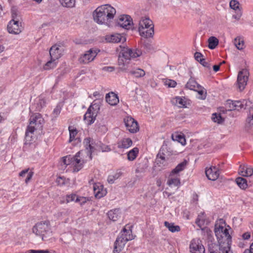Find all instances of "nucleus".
<instances>
[{"mask_svg":"<svg viewBox=\"0 0 253 253\" xmlns=\"http://www.w3.org/2000/svg\"><path fill=\"white\" fill-rule=\"evenodd\" d=\"M130 230H127L125 228L123 229L121 234L117 237L114 243V253L121 252L124 249L126 242L133 239Z\"/></svg>","mask_w":253,"mask_h":253,"instance_id":"6","label":"nucleus"},{"mask_svg":"<svg viewBox=\"0 0 253 253\" xmlns=\"http://www.w3.org/2000/svg\"><path fill=\"white\" fill-rule=\"evenodd\" d=\"M60 165L62 169H65L68 165H72L73 167V171L76 168L75 159L74 157H71L70 155H68L62 157L60 162Z\"/></svg>","mask_w":253,"mask_h":253,"instance_id":"18","label":"nucleus"},{"mask_svg":"<svg viewBox=\"0 0 253 253\" xmlns=\"http://www.w3.org/2000/svg\"><path fill=\"white\" fill-rule=\"evenodd\" d=\"M195 91H197L198 94L201 95V96H200L199 98L202 100H204L206 99L207 96V91L202 86H201L200 88H197V89H196Z\"/></svg>","mask_w":253,"mask_h":253,"instance_id":"44","label":"nucleus"},{"mask_svg":"<svg viewBox=\"0 0 253 253\" xmlns=\"http://www.w3.org/2000/svg\"><path fill=\"white\" fill-rule=\"evenodd\" d=\"M107 42L112 43H118L121 41H125V38L121 34L115 33L113 34L107 35L105 38Z\"/></svg>","mask_w":253,"mask_h":253,"instance_id":"20","label":"nucleus"},{"mask_svg":"<svg viewBox=\"0 0 253 253\" xmlns=\"http://www.w3.org/2000/svg\"><path fill=\"white\" fill-rule=\"evenodd\" d=\"M83 143L85 147L84 150H90V153H92L95 149L92 146V143H91V138L90 137L85 138Z\"/></svg>","mask_w":253,"mask_h":253,"instance_id":"33","label":"nucleus"},{"mask_svg":"<svg viewBox=\"0 0 253 253\" xmlns=\"http://www.w3.org/2000/svg\"><path fill=\"white\" fill-rule=\"evenodd\" d=\"M237 184L242 189H245L247 187V181L246 179L239 177L236 179Z\"/></svg>","mask_w":253,"mask_h":253,"instance_id":"39","label":"nucleus"},{"mask_svg":"<svg viewBox=\"0 0 253 253\" xmlns=\"http://www.w3.org/2000/svg\"><path fill=\"white\" fill-rule=\"evenodd\" d=\"M74 158L76 165L74 172H78L83 168L84 163L92 159V153L90 150H82L76 154Z\"/></svg>","mask_w":253,"mask_h":253,"instance_id":"7","label":"nucleus"},{"mask_svg":"<svg viewBox=\"0 0 253 253\" xmlns=\"http://www.w3.org/2000/svg\"><path fill=\"white\" fill-rule=\"evenodd\" d=\"M220 64H214L212 66V68L213 70V71L215 72H217L218 71H219V69H220Z\"/></svg>","mask_w":253,"mask_h":253,"instance_id":"64","label":"nucleus"},{"mask_svg":"<svg viewBox=\"0 0 253 253\" xmlns=\"http://www.w3.org/2000/svg\"><path fill=\"white\" fill-rule=\"evenodd\" d=\"M142 54L141 50L138 49H131L124 48L120 52L119 59L122 56L126 59H130L140 56Z\"/></svg>","mask_w":253,"mask_h":253,"instance_id":"13","label":"nucleus"},{"mask_svg":"<svg viewBox=\"0 0 253 253\" xmlns=\"http://www.w3.org/2000/svg\"><path fill=\"white\" fill-rule=\"evenodd\" d=\"M61 5L67 8H73L75 6L76 0H60Z\"/></svg>","mask_w":253,"mask_h":253,"instance_id":"36","label":"nucleus"},{"mask_svg":"<svg viewBox=\"0 0 253 253\" xmlns=\"http://www.w3.org/2000/svg\"><path fill=\"white\" fill-rule=\"evenodd\" d=\"M242 237L244 239L248 240L250 238L251 235L249 232H246L243 234Z\"/></svg>","mask_w":253,"mask_h":253,"instance_id":"63","label":"nucleus"},{"mask_svg":"<svg viewBox=\"0 0 253 253\" xmlns=\"http://www.w3.org/2000/svg\"><path fill=\"white\" fill-rule=\"evenodd\" d=\"M125 126L131 133L136 132L139 130L137 122L132 117L128 116L124 119Z\"/></svg>","mask_w":253,"mask_h":253,"instance_id":"16","label":"nucleus"},{"mask_svg":"<svg viewBox=\"0 0 253 253\" xmlns=\"http://www.w3.org/2000/svg\"><path fill=\"white\" fill-rule=\"evenodd\" d=\"M176 82L173 80H169L166 82V84L168 85L169 87H174L176 85Z\"/></svg>","mask_w":253,"mask_h":253,"instance_id":"56","label":"nucleus"},{"mask_svg":"<svg viewBox=\"0 0 253 253\" xmlns=\"http://www.w3.org/2000/svg\"><path fill=\"white\" fill-rule=\"evenodd\" d=\"M234 45L239 50H242L245 48V45L244 39L241 37H238L234 39Z\"/></svg>","mask_w":253,"mask_h":253,"instance_id":"30","label":"nucleus"},{"mask_svg":"<svg viewBox=\"0 0 253 253\" xmlns=\"http://www.w3.org/2000/svg\"><path fill=\"white\" fill-rule=\"evenodd\" d=\"M102 70L104 72H111L115 70V68L113 66L104 67Z\"/></svg>","mask_w":253,"mask_h":253,"instance_id":"59","label":"nucleus"},{"mask_svg":"<svg viewBox=\"0 0 253 253\" xmlns=\"http://www.w3.org/2000/svg\"><path fill=\"white\" fill-rule=\"evenodd\" d=\"M129 73L136 78H141L145 76V71L140 68H136L129 71Z\"/></svg>","mask_w":253,"mask_h":253,"instance_id":"34","label":"nucleus"},{"mask_svg":"<svg viewBox=\"0 0 253 253\" xmlns=\"http://www.w3.org/2000/svg\"><path fill=\"white\" fill-rule=\"evenodd\" d=\"M97 146L99 147V150L102 152H108L110 151V148L107 145L103 144L100 142L97 143Z\"/></svg>","mask_w":253,"mask_h":253,"instance_id":"49","label":"nucleus"},{"mask_svg":"<svg viewBox=\"0 0 253 253\" xmlns=\"http://www.w3.org/2000/svg\"><path fill=\"white\" fill-rule=\"evenodd\" d=\"M238 172L243 176H251L253 174V168L245 165H241Z\"/></svg>","mask_w":253,"mask_h":253,"instance_id":"24","label":"nucleus"},{"mask_svg":"<svg viewBox=\"0 0 253 253\" xmlns=\"http://www.w3.org/2000/svg\"><path fill=\"white\" fill-rule=\"evenodd\" d=\"M99 51L98 49H90L79 58L80 63H89L92 61Z\"/></svg>","mask_w":253,"mask_h":253,"instance_id":"14","label":"nucleus"},{"mask_svg":"<svg viewBox=\"0 0 253 253\" xmlns=\"http://www.w3.org/2000/svg\"><path fill=\"white\" fill-rule=\"evenodd\" d=\"M165 162V154H164L163 153H161V152H159L157 156L156 162L158 164H163Z\"/></svg>","mask_w":253,"mask_h":253,"instance_id":"45","label":"nucleus"},{"mask_svg":"<svg viewBox=\"0 0 253 253\" xmlns=\"http://www.w3.org/2000/svg\"><path fill=\"white\" fill-rule=\"evenodd\" d=\"M212 120L214 122L217 123L218 124H220L223 121L221 115L220 114H217L216 113L212 114Z\"/></svg>","mask_w":253,"mask_h":253,"instance_id":"47","label":"nucleus"},{"mask_svg":"<svg viewBox=\"0 0 253 253\" xmlns=\"http://www.w3.org/2000/svg\"><path fill=\"white\" fill-rule=\"evenodd\" d=\"M118 177L119 176L117 174H116L115 175H109L108 177L107 181L109 183L112 184Z\"/></svg>","mask_w":253,"mask_h":253,"instance_id":"53","label":"nucleus"},{"mask_svg":"<svg viewBox=\"0 0 253 253\" xmlns=\"http://www.w3.org/2000/svg\"><path fill=\"white\" fill-rule=\"evenodd\" d=\"M189 248L192 253H204L205 251L202 241L199 239H193L190 243Z\"/></svg>","mask_w":253,"mask_h":253,"instance_id":"15","label":"nucleus"},{"mask_svg":"<svg viewBox=\"0 0 253 253\" xmlns=\"http://www.w3.org/2000/svg\"><path fill=\"white\" fill-rule=\"evenodd\" d=\"M68 129L70 132L69 142H71L72 141L76 139L75 137L78 133V130L76 128L74 127L73 126H69Z\"/></svg>","mask_w":253,"mask_h":253,"instance_id":"40","label":"nucleus"},{"mask_svg":"<svg viewBox=\"0 0 253 253\" xmlns=\"http://www.w3.org/2000/svg\"><path fill=\"white\" fill-rule=\"evenodd\" d=\"M173 140L177 141L180 143L182 145L186 144V139L184 135L181 134H175L174 136H172Z\"/></svg>","mask_w":253,"mask_h":253,"instance_id":"43","label":"nucleus"},{"mask_svg":"<svg viewBox=\"0 0 253 253\" xmlns=\"http://www.w3.org/2000/svg\"><path fill=\"white\" fill-rule=\"evenodd\" d=\"M56 182L60 185H63L65 184V179L64 177H58L56 179Z\"/></svg>","mask_w":253,"mask_h":253,"instance_id":"55","label":"nucleus"},{"mask_svg":"<svg viewBox=\"0 0 253 253\" xmlns=\"http://www.w3.org/2000/svg\"><path fill=\"white\" fill-rule=\"evenodd\" d=\"M239 2L237 0H232L230 2V7L235 10H237L239 9Z\"/></svg>","mask_w":253,"mask_h":253,"instance_id":"50","label":"nucleus"},{"mask_svg":"<svg viewBox=\"0 0 253 253\" xmlns=\"http://www.w3.org/2000/svg\"><path fill=\"white\" fill-rule=\"evenodd\" d=\"M66 215V211L65 210L59 211L53 214L54 220H61Z\"/></svg>","mask_w":253,"mask_h":253,"instance_id":"42","label":"nucleus"},{"mask_svg":"<svg viewBox=\"0 0 253 253\" xmlns=\"http://www.w3.org/2000/svg\"><path fill=\"white\" fill-rule=\"evenodd\" d=\"M34 174V172L29 170V169H27L22 170L19 174L20 177H26L25 179V183H28L32 179Z\"/></svg>","mask_w":253,"mask_h":253,"instance_id":"28","label":"nucleus"},{"mask_svg":"<svg viewBox=\"0 0 253 253\" xmlns=\"http://www.w3.org/2000/svg\"><path fill=\"white\" fill-rule=\"evenodd\" d=\"M218 40L215 37H211L208 39V46L210 49H214L218 44Z\"/></svg>","mask_w":253,"mask_h":253,"instance_id":"37","label":"nucleus"},{"mask_svg":"<svg viewBox=\"0 0 253 253\" xmlns=\"http://www.w3.org/2000/svg\"><path fill=\"white\" fill-rule=\"evenodd\" d=\"M55 64H43L42 69L44 70H49L55 67Z\"/></svg>","mask_w":253,"mask_h":253,"instance_id":"58","label":"nucleus"},{"mask_svg":"<svg viewBox=\"0 0 253 253\" xmlns=\"http://www.w3.org/2000/svg\"><path fill=\"white\" fill-rule=\"evenodd\" d=\"M186 87L191 90H195L197 88L201 87V85L198 84L193 79H190L186 84Z\"/></svg>","mask_w":253,"mask_h":253,"instance_id":"31","label":"nucleus"},{"mask_svg":"<svg viewBox=\"0 0 253 253\" xmlns=\"http://www.w3.org/2000/svg\"><path fill=\"white\" fill-rule=\"evenodd\" d=\"M194 58L198 62H202L204 60L202 54L198 52H196L194 54Z\"/></svg>","mask_w":253,"mask_h":253,"instance_id":"52","label":"nucleus"},{"mask_svg":"<svg viewBox=\"0 0 253 253\" xmlns=\"http://www.w3.org/2000/svg\"><path fill=\"white\" fill-rule=\"evenodd\" d=\"M49 251L48 250H30L27 251L25 253H48Z\"/></svg>","mask_w":253,"mask_h":253,"instance_id":"54","label":"nucleus"},{"mask_svg":"<svg viewBox=\"0 0 253 253\" xmlns=\"http://www.w3.org/2000/svg\"><path fill=\"white\" fill-rule=\"evenodd\" d=\"M105 98L106 102L112 106L116 105L119 102L117 94L113 92H110L106 94Z\"/></svg>","mask_w":253,"mask_h":253,"instance_id":"23","label":"nucleus"},{"mask_svg":"<svg viewBox=\"0 0 253 253\" xmlns=\"http://www.w3.org/2000/svg\"><path fill=\"white\" fill-rule=\"evenodd\" d=\"M222 249H223V252L218 251L217 250H212L210 253H232L231 251H229V249L228 247H223Z\"/></svg>","mask_w":253,"mask_h":253,"instance_id":"51","label":"nucleus"},{"mask_svg":"<svg viewBox=\"0 0 253 253\" xmlns=\"http://www.w3.org/2000/svg\"><path fill=\"white\" fill-rule=\"evenodd\" d=\"M205 221V216L204 212L200 213L196 219L195 223L200 228L204 225Z\"/></svg>","mask_w":253,"mask_h":253,"instance_id":"38","label":"nucleus"},{"mask_svg":"<svg viewBox=\"0 0 253 253\" xmlns=\"http://www.w3.org/2000/svg\"><path fill=\"white\" fill-rule=\"evenodd\" d=\"M108 216L109 218L113 221H117L121 217V212L119 209H116L110 211L108 212Z\"/></svg>","mask_w":253,"mask_h":253,"instance_id":"26","label":"nucleus"},{"mask_svg":"<svg viewBox=\"0 0 253 253\" xmlns=\"http://www.w3.org/2000/svg\"><path fill=\"white\" fill-rule=\"evenodd\" d=\"M65 49V47L63 43L59 42L52 45L49 50V54L51 60L46 63H51L60 58L63 55Z\"/></svg>","mask_w":253,"mask_h":253,"instance_id":"10","label":"nucleus"},{"mask_svg":"<svg viewBox=\"0 0 253 253\" xmlns=\"http://www.w3.org/2000/svg\"><path fill=\"white\" fill-rule=\"evenodd\" d=\"M248 108L249 110V115L246 120L245 124V129L249 132H253V104Z\"/></svg>","mask_w":253,"mask_h":253,"instance_id":"19","label":"nucleus"},{"mask_svg":"<svg viewBox=\"0 0 253 253\" xmlns=\"http://www.w3.org/2000/svg\"><path fill=\"white\" fill-rule=\"evenodd\" d=\"M249 71L247 68L242 69L239 71L235 85L239 91H242L245 88L249 80Z\"/></svg>","mask_w":253,"mask_h":253,"instance_id":"9","label":"nucleus"},{"mask_svg":"<svg viewBox=\"0 0 253 253\" xmlns=\"http://www.w3.org/2000/svg\"><path fill=\"white\" fill-rule=\"evenodd\" d=\"M139 152V149L137 147L133 148L127 153V159L132 161L135 160Z\"/></svg>","mask_w":253,"mask_h":253,"instance_id":"32","label":"nucleus"},{"mask_svg":"<svg viewBox=\"0 0 253 253\" xmlns=\"http://www.w3.org/2000/svg\"><path fill=\"white\" fill-rule=\"evenodd\" d=\"M93 188L95 196L97 198H100L106 194V191L103 189V186L99 183L93 184Z\"/></svg>","mask_w":253,"mask_h":253,"instance_id":"22","label":"nucleus"},{"mask_svg":"<svg viewBox=\"0 0 253 253\" xmlns=\"http://www.w3.org/2000/svg\"><path fill=\"white\" fill-rule=\"evenodd\" d=\"M62 109V105L59 103L57 105L56 107L54 109L52 115L54 118H56L60 114Z\"/></svg>","mask_w":253,"mask_h":253,"instance_id":"46","label":"nucleus"},{"mask_svg":"<svg viewBox=\"0 0 253 253\" xmlns=\"http://www.w3.org/2000/svg\"><path fill=\"white\" fill-rule=\"evenodd\" d=\"M206 174L209 180L214 181L219 175V170L216 167H211L206 170Z\"/></svg>","mask_w":253,"mask_h":253,"instance_id":"21","label":"nucleus"},{"mask_svg":"<svg viewBox=\"0 0 253 253\" xmlns=\"http://www.w3.org/2000/svg\"><path fill=\"white\" fill-rule=\"evenodd\" d=\"M187 161L184 160L182 162L179 164L172 170L171 171L169 176H172L174 174H176L180 171L183 170L187 165Z\"/></svg>","mask_w":253,"mask_h":253,"instance_id":"29","label":"nucleus"},{"mask_svg":"<svg viewBox=\"0 0 253 253\" xmlns=\"http://www.w3.org/2000/svg\"><path fill=\"white\" fill-rule=\"evenodd\" d=\"M176 103L179 105L184 106L185 105V102L184 100L180 97H177L176 98Z\"/></svg>","mask_w":253,"mask_h":253,"instance_id":"57","label":"nucleus"},{"mask_svg":"<svg viewBox=\"0 0 253 253\" xmlns=\"http://www.w3.org/2000/svg\"><path fill=\"white\" fill-rule=\"evenodd\" d=\"M118 24L123 28L129 29L133 24L132 19L128 15H121L118 20Z\"/></svg>","mask_w":253,"mask_h":253,"instance_id":"17","label":"nucleus"},{"mask_svg":"<svg viewBox=\"0 0 253 253\" xmlns=\"http://www.w3.org/2000/svg\"><path fill=\"white\" fill-rule=\"evenodd\" d=\"M13 19L11 20L8 23L7 26V31L9 33L14 35H18L23 30V27L21 22L19 20L15 19L16 15L12 13Z\"/></svg>","mask_w":253,"mask_h":253,"instance_id":"11","label":"nucleus"},{"mask_svg":"<svg viewBox=\"0 0 253 253\" xmlns=\"http://www.w3.org/2000/svg\"><path fill=\"white\" fill-rule=\"evenodd\" d=\"M139 167H138L136 169V172H142L145 171V169L147 168V166H145L144 168H140V164H138Z\"/></svg>","mask_w":253,"mask_h":253,"instance_id":"60","label":"nucleus"},{"mask_svg":"<svg viewBox=\"0 0 253 253\" xmlns=\"http://www.w3.org/2000/svg\"><path fill=\"white\" fill-rule=\"evenodd\" d=\"M116 13V9L110 4L102 5L93 11V19L99 24L109 26Z\"/></svg>","mask_w":253,"mask_h":253,"instance_id":"1","label":"nucleus"},{"mask_svg":"<svg viewBox=\"0 0 253 253\" xmlns=\"http://www.w3.org/2000/svg\"><path fill=\"white\" fill-rule=\"evenodd\" d=\"M33 233L40 237L42 241L47 240L52 235L50 223L45 220L37 223L32 228Z\"/></svg>","mask_w":253,"mask_h":253,"instance_id":"4","label":"nucleus"},{"mask_svg":"<svg viewBox=\"0 0 253 253\" xmlns=\"http://www.w3.org/2000/svg\"><path fill=\"white\" fill-rule=\"evenodd\" d=\"M214 232L219 243L218 251L223 252V247H228L231 251V237L228 230L223 226L215 225Z\"/></svg>","mask_w":253,"mask_h":253,"instance_id":"2","label":"nucleus"},{"mask_svg":"<svg viewBox=\"0 0 253 253\" xmlns=\"http://www.w3.org/2000/svg\"><path fill=\"white\" fill-rule=\"evenodd\" d=\"M117 144L119 148L127 149L132 145V141L129 138H125L119 141Z\"/></svg>","mask_w":253,"mask_h":253,"instance_id":"25","label":"nucleus"},{"mask_svg":"<svg viewBox=\"0 0 253 253\" xmlns=\"http://www.w3.org/2000/svg\"><path fill=\"white\" fill-rule=\"evenodd\" d=\"M252 105V102L249 100L244 99L243 100L233 101L228 100L226 104L228 111L240 110L241 109H246L250 107Z\"/></svg>","mask_w":253,"mask_h":253,"instance_id":"8","label":"nucleus"},{"mask_svg":"<svg viewBox=\"0 0 253 253\" xmlns=\"http://www.w3.org/2000/svg\"><path fill=\"white\" fill-rule=\"evenodd\" d=\"M99 110L98 105L96 104L89 106L84 117V119L87 125H90L94 123Z\"/></svg>","mask_w":253,"mask_h":253,"instance_id":"12","label":"nucleus"},{"mask_svg":"<svg viewBox=\"0 0 253 253\" xmlns=\"http://www.w3.org/2000/svg\"><path fill=\"white\" fill-rule=\"evenodd\" d=\"M138 32L143 38L152 37L154 34V25L153 21L148 16L142 17L139 22Z\"/></svg>","mask_w":253,"mask_h":253,"instance_id":"5","label":"nucleus"},{"mask_svg":"<svg viewBox=\"0 0 253 253\" xmlns=\"http://www.w3.org/2000/svg\"><path fill=\"white\" fill-rule=\"evenodd\" d=\"M119 65H120V66L119 67L118 71L120 70V71H124L126 70V69L127 68L126 66L127 65V64H119Z\"/></svg>","mask_w":253,"mask_h":253,"instance_id":"61","label":"nucleus"},{"mask_svg":"<svg viewBox=\"0 0 253 253\" xmlns=\"http://www.w3.org/2000/svg\"><path fill=\"white\" fill-rule=\"evenodd\" d=\"M43 123L44 119L40 113H35L30 117L29 124L25 133V139L27 141L31 140L34 131L37 129H41Z\"/></svg>","mask_w":253,"mask_h":253,"instance_id":"3","label":"nucleus"},{"mask_svg":"<svg viewBox=\"0 0 253 253\" xmlns=\"http://www.w3.org/2000/svg\"><path fill=\"white\" fill-rule=\"evenodd\" d=\"M164 224L171 232H178L180 230V227L178 225H175L173 223H169L168 221H165Z\"/></svg>","mask_w":253,"mask_h":253,"instance_id":"35","label":"nucleus"},{"mask_svg":"<svg viewBox=\"0 0 253 253\" xmlns=\"http://www.w3.org/2000/svg\"><path fill=\"white\" fill-rule=\"evenodd\" d=\"M244 253H253V243L251 244L250 249L246 250Z\"/></svg>","mask_w":253,"mask_h":253,"instance_id":"62","label":"nucleus"},{"mask_svg":"<svg viewBox=\"0 0 253 253\" xmlns=\"http://www.w3.org/2000/svg\"><path fill=\"white\" fill-rule=\"evenodd\" d=\"M167 184L169 186L172 185L177 186L180 184V179L178 177L172 178V176H169V179L167 181Z\"/></svg>","mask_w":253,"mask_h":253,"instance_id":"41","label":"nucleus"},{"mask_svg":"<svg viewBox=\"0 0 253 253\" xmlns=\"http://www.w3.org/2000/svg\"><path fill=\"white\" fill-rule=\"evenodd\" d=\"M46 99L43 95H41L39 97L37 103L34 104V107L38 111H40L46 105Z\"/></svg>","mask_w":253,"mask_h":253,"instance_id":"27","label":"nucleus"},{"mask_svg":"<svg viewBox=\"0 0 253 253\" xmlns=\"http://www.w3.org/2000/svg\"><path fill=\"white\" fill-rule=\"evenodd\" d=\"M67 202L69 203L71 201H75L76 202H78L80 201V199L76 194H72L67 196Z\"/></svg>","mask_w":253,"mask_h":253,"instance_id":"48","label":"nucleus"}]
</instances>
